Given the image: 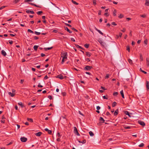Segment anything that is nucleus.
Instances as JSON below:
<instances>
[{"label": "nucleus", "mask_w": 149, "mask_h": 149, "mask_svg": "<svg viewBox=\"0 0 149 149\" xmlns=\"http://www.w3.org/2000/svg\"><path fill=\"white\" fill-rule=\"evenodd\" d=\"M78 142L79 143H85L86 142V140L85 139L84 140L82 141H79Z\"/></svg>", "instance_id": "19"}, {"label": "nucleus", "mask_w": 149, "mask_h": 149, "mask_svg": "<svg viewBox=\"0 0 149 149\" xmlns=\"http://www.w3.org/2000/svg\"><path fill=\"white\" fill-rule=\"evenodd\" d=\"M42 134V133L41 132H39L38 133H36L35 134V135H36L37 136H40Z\"/></svg>", "instance_id": "15"}, {"label": "nucleus", "mask_w": 149, "mask_h": 149, "mask_svg": "<svg viewBox=\"0 0 149 149\" xmlns=\"http://www.w3.org/2000/svg\"><path fill=\"white\" fill-rule=\"evenodd\" d=\"M42 13V11H39L37 12V14L38 15H41Z\"/></svg>", "instance_id": "35"}, {"label": "nucleus", "mask_w": 149, "mask_h": 149, "mask_svg": "<svg viewBox=\"0 0 149 149\" xmlns=\"http://www.w3.org/2000/svg\"><path fill=\"white\" fill-rule=\"evenodd\" d=\"M5 7H6V6H2L0 8V10L3 9L4 8H5Z\"/></svg>", "instance_id": "53"}, {"label": "nucleus", "mask_w": 149, "mask_h": 149, "mask_svg": "<svg viewBox=\"0 0 149 149\" xmlns=\"http://www.w3.org/2000/svg\"><path fill=\"white\" fill-rule=\"evenodd\" d=\"M140 59H141V61H143V58L142 57V56L141 55H140Z\"/></svg>", "instance_id": "52"}, {"label": "nucleus", "mask_w": 149, "mask_h": 149, "mask_svg": "<svg viewBox=\"0 0 149 149\" xmlns=\"http://www.w3.org/2000/svg\"><path fill=\"white\" fill-rule=\"evenodd\" d=\"M62 94L63 96H64L66 95V93L65 92H62Z\"/></svg>", "instance_id": "44"}, {"label": "nucleus", "mask_w": 149, "mask_h": 149, "mask_svg": "<svg viewBox=\"0 0 149 149\" xmlns=\"http://www.w3.org/2000/svg\"><path fill=\"white\" fill-rule=\"evenodd\" d=\"M65 24L66 25V26H68L69 27H71V25L70 24H67V23H65Z\"/></svg>", "instance_id": "51"}, {"label": "nucleus", "mask_w": 149, "mask_h": 149, "mask_svg": "<svg viewBox=\"0 0 149 149\" xmlns=\"http://www.w3.org/2000/svg\"><path fill=\"white\" fill-rule=\"evenodd\" d=\"M27 120L28 121L32 123L33 122V120L32 118H27Z\"/></svg>", "instance_id": "25"}, {"label": "nucleus", "mask_w": 149, "mask_h": 149, "mask_svg": "<svg viewBox=\"0 0 149 149\" xmlns=\"http://www.w3.org/2000/svg\"><path fill=\"white\" fill-rule=\"evenodd\" d=\"M116 12H117V11H116V10L115 9L114 10V11H113V16H115L116 15Z\"/></svg>", "instance_id": "27"}, {"label": "nucleus", "mask_w": 149, "mask_h": 149, "mask_svg": "<svg viewBox=\"0 0 149 149\" xmlns=\"http://www.w3.org/2000/svg\"><path fill=\"white\" fill-rule=\"evenodd\" d=\"M96 109L97 110H99L100 109V107L99 106H97L96 107Z\"/></svg>", "instance_id": "57"}, {"label": "nucleus", "mask_w": 149, "mask_h": 149, "mask_svg": "<svg viewBox=\"0 0 149 149\" xmlns=\"http://www.w3.org/2000/svg\"><path fill=\"white\" fill-rule=\"evenodd\" d=\"M34 38L35 40H37L38 39V37L37 36H35L34 37Z\"/></svg>", "instance_id": "62"}, {"label": "nucleus", "mask_w": 149, "mask_h": 149, "mask_svg": "<svg viewBox=\"0 0 149 149\" xmlns=\"http://www.w3.org/2000/svg\"><path fill=\"white\" fill-rule=\"evenodd\" d=\"M146 87L147 90H148L149 89V82L148 81H147L146 82Z\"/></svg>", "instance_id": "13"}, {"label": "nucleus", "mask_w": 149, "mask_h": 149, "mask_svg": "<svg viewBox=\"0 0 149 149\" xmlns=\"http://www.w3.org/2000/svg\"><path fill=\"white\" fill-rule=\"evenodd\" d=\"M128 61L129 63L130 64H132V61L130 59H128Z\"/></svg>", "instance_id": "29"}, {"label": "nucleus", "mask_w": 149, "mask_h": 149, "mask_svg": "<svg viewBox=\"0 0 149 149\" xmlns=\"http://www.w3.org/2000/svg\"><path fill=\"white\" fill-rule=\"evenodd\" d=\"M71 40L72 41H73V42H75V40H74V39L73 38H71Z\"/></svg>", "instance_id": "58"}, {"label": "nucleus", "mask_w": 149, "mask_h": 149, "mask_svg": "<svg viewBox=\"0 0 149 149\" xmlns=\"http://www.w3.org/2000/svg\"><path fill=\"white\" fill-rule=\"evenodd\" d=\"M67 56L68 54L67 52H61V57H62V58L65 59H67Z\"/></svg>", "instance_id": "1"}, {"label": "nucleus", "mask_w": 149, "mask_h": 149, "mask_svg": "<svg viewBox=\"0 0 149 149\" xmlns=\"http://www.w3.org/2000/svg\"><path fill=\"white\" fill-rule=\"evenodd\" d=\"M99 120L100 122L97 123V125H102V123H104V120L103 118L101 117H100Z\"/></svg>", "instance_id": "3"}, {"label": "nucleus", "mask_w": 149, "mask_h": 149, "mask_svg": "<svg viewBox=\"0 0 149 149\" xmlns=\"http://www.w3.org/2000/svg\"><path fill=\"white\" fill-rule=\"evenodd\" d=\"M45 55L44 54L42 53L41 54V56L42 57H43Z\"/></svg>", "instance_id": "61"}, {"label": "nucleus", "mask_w": 149, "mask_h": 149, "mask_svg": "<svg viewBox=\"0 0 149 149\" xmlns=\"http://www.w3.org/2000/svg\"><path fill=\"white\" fill-rule=\"evenodd\" d=\"M65 59H64L63 58H62V61H61V63L62 64H63L64 63V62L65 61Z\"/></svg>", "instance_id": "43"}, {"label": "nucleus", "mask_w": 149, "mask_h": 149, "mask_svg": "<svg viewBox=\"0 0 149 149\" xmlns=\"http://www.w3.org/2000/svg\"><path fill=\"white\" fill-rule=\"evenodd\" d=\"M72 29V30L74 31H76V32H77L78 31L76 29H75L74 28H71Z\"/></svg>", "instance_id": "50"}, {"label": "nucleus", "mask_w": 149, "mask_h": 149, "mask_svg": "<svg viewBox=\"0 0 149 149\" xmlns=\"http://www.w3.org/2000/svg\"><path fill=\"white\" fill-rule=\"evenodd\" d=\"M74 133L77 136H79L80 134L78 132L77 130L76 127H74Z\"/></svg>", "instance_id": "4"}, {"label": "nucleus", "mask_w": 149, "mask_h": 149, "mask_svg": "<svg viewBox=\"0 0 149 149\" xmlns=\"http://www.w3.org/2000/svg\"><path fill=\"white\" fill-rule=\"evenodd\" d=\"M8 94L10 95L11 97H13L15 95V93H11L10 92H9L8 93Z\"/></svg>", "instance_id": "17"}, {"label": "nucleus", "mask_w": 149, "mask_h": 149, "mask_svg": "<svg viewBox=\"0 0 149 149\" xmlns=\"http://www.w3.org/2000/svg\"><path fill=\"white\" fill-rule=\"evenodd\" d=\"M53 48L52 47H48V48H44V49L45 50L47 51V50H49Z\"/></svg>", "instance_id": "26"}, {"label": "nucleus", "mask_w": 149, "mask_h": 149, "mask_svg": "<svg viewBox=\"0 0 149 149\" xmlns=\"http://www.w3.org/2000/svg\"><path fill=\"white\" fill-rule=\"evenodd\" d=\"M145 5L146 6H149V0H146Z\"/></svg>", "instance_id": "18"}, {"label": "nucleus", "mask_w": 149, "mask_h": 149, "mask_svg": "<svg viewBox=\"0 0 149 149\" xmlns=\"http://www.w3.org/2000/svg\"><path fill=\"white\" fill-rule=\"evenodd\" d=\"M1 54H2V55L5 56L6 55V53L5 51H4V50H2L1 51Z\"/></svg>", "instance_id": "11"}, {"label": "nucleus", "mask_w": 149, "mask_h": 149, "mask_svg": "<svg viewBox=\"0 0 149 149\" xmlns=\"http://www.w3.org/2000/svg\"><path fill=\"white\" fill-rule=\"evenodd\" d=\"M28 32L32 33H34L33 31L30 29H28Z\"/></svg>", "instance_id": "36"}, {"label": "nucleus", "mask_w": 149, "mask_h": 149, "mask_svg": "<svg viewBox=\"0 0 149 149\" xmlns=\"http://www.w3.org/2000/svg\"><path fill=\"white\" fill-rule=\"evenodd\" d=\"M89 45L88 44H86L84 45V47L86 48H88L89 47Z\"/></svg>", "instance_id": "32"}, {"label": "nucleus", "mask_w": 149, "mask_h": 149, "mask_svg": "<svg viewBox=\"0 0 149 149\" xmlns=\"http://www.w3.org/2000/svg\"><path fill=\"white\" fill-rule=\"evenodd\" d=\"M110 74H107L106 76L104 78L105 79H108L109 77Z\"/></svg>", "instance_id": "28"}, {"label": "nucleus", "mask_w": 149, "mask_h": 149, "mask_svg": "<svg viewBox=\"0 0 149 149\" xmlns=\"http://www.w3.org/2000/svg\"><path fill=\"white\" fill-rule=\"evenodd\" d=\"M79 113L81 115H82V116H84V115L83 113H82L80 111H79Z\"/></svg>", "instance_id": "55"}, {"label": "nucleus", "mask_w": 149, "mask_h": 149, "mask_svg": "<svg viewBox=\"0 0 149 149\" xmlns=\"http://www.w3.org/2000/svg\"><path fill=\"white\" fill-rule=\"evenodd\" d=\"M124 113L126 115H128L129 117H131V116L130 115V114H132V113H130L128 111H124Z\"/></svg>", "instance_id": "9"}, {"label": "nucleus", "mask_w": 149, "mask_h": 149, "mask_svg": "<svg viewBox=\"0 0 149 149\" xmlns=\"http://www.w3.org/2000/svg\"><path fill=\"white\" fill-rule=\"evenodd\" d=\"M98 41L102 45L104 46L105 43L101 40L99 39Z\"/></svg>", "instance_id": "8"}, {"label": "nucleus", "mask_w": 149, "mask_h": 149, "mask_svg": "<svg viewBox=\"0 0 149 149\" xmlns=\"http://www.w3.org/2000/svg\"><path fill=\"white\" fill-rule=\"evenodd\" d=\"M57 135L58 136V137H61V135H60V133L59 132H58L57 133Z\"/></svg>", "instance_id": "54"}, {"label": "nucleus", "mask_w": 149, "mask_h": 149, "mask_svg": "<svg viewBox=\"0 0 149 149\" xmlns=\"http://www.w3.org/2000/svg\"><path fill=\"white\" fill-rule=\"evenodd\" d=\"M140 16L141 17L145 18L146 17V15L145 14H143L142 15H140Z\"/></svg>", "instance_id": "40"}, {"label": "nucleus", "mask_w": 149, "mask_h": 149, "mask_svg": "<svg viewBox=\"0 0 149 149\" xmlns=\"http://www.w3.org/2000/svg\"><path fill=\"white\" fill-rule=\"evenodd\" d=\"M48 77H47V75H46L45 77H44V79H48Z\"/></svg>", "instance_id": "60"}, {"label": "nucleus", "mask_w": 149, "mask_h": 149, "mask_svg": "<svg viewBox=\"0 0 149 149\" xmlns=\"http://www.w3.org/2000/svg\"><path fill=\"white\" fill-rule=\"evenodd\" d=\"M89 135L91 136H93L94 135V134L91 131H90L89 132Z\"/></svg>", "instance_id": "23"}, {"label": "nucleus", "mask_w": 149, "mask_h": 149, "mask_svg": "<svg viewBox=\"0 0 149 149\" xmlns=\"http://www.w3.org/2000/svg\"><path fill=\"white\" fill-rule=\"evenodd\" d=\"M118 94V93L117 92H114L113 94V95L114 96H117Z\"/></svg>", "instance_id": "37"}, {"label": "nucleus", "mask_w": 149, "mask_h": 149, "mask_svg": "<svg viewBox=\"0 0 149 149\" xmlns=\"http://www.w3.org/2000/svg\"><path fill=\"white\" fill-rule=\"evenodd\" d=\"M144 43L146 45L148 43V40H144Z\"/></svg>", "instance_id": "45"}, {"label": "nucleus", "mask_w": 149, "mask_h": 149, "mask_svg": "<svg viewBox=\"0 0 149 149\" xmlns=\"http://www.w3.org/2000/svg\"><path fill=\"white\" fill-rule=\"evenodd\" d=\"M35 33L37 35H39L41 34L40 33L37 31H35Z\"/></svg>", "instance_id": "39"}, {"label": "nucleus", "mask_w": 149, "mask_h": 149, "mask_svg": "<svg viewBox=\"0 0 149 149\" xmlns=\"http://www.w3.org/2000/svg\"><path fill=\"white\" fill-rule=\"evenodd\" d=\"M124 17V15H123L122 14H120L119 16H118V17L120 18H122L123 17Z\"/></svg>", "instance_id": "38"}, {"label": "nucleus", "mask_w": 149, "mask_h": 149, "mask_svg": "<svg viewBox=\"0 0 149 149\" xmlns=\"http://www.w3.org/2000/svg\"><path fill=\"white\" fill-rule=\"evenodd\" d=\"M111 24L114 26H116L117 25V24L115 23V22H113L111 23Z\"/></svg>", "instance_id": "47"}, {"label": "nucleus", "mask_w": 149, "mask_h": 149, "mask_svg": "<svg viewBox=\"0 0 149 149\" xmlns=\"http://www.w3.org/2000/svg\"><path fill=\"white\" fill-rule=\"evenodd\" d=\"M138 123L139 124H140L143 127H144L145 126V124L144 122L143 121H141L140 120H138Z\"/></svg>", "instance_id": "5"}, {"label": "nucleus", "mask_w": 149, "mask_h": 149, "mask_svg": "<svg viewBox=\"0 0 149 149\" xmlns=\"http://www.w3.org/2000/svg\"><path fill=\"white\" fill-rule=\"evenodd\" d=\"M118 112H117L115 111L114 113V116H116L118 115Z\"/></svg>", "instance_id": "59"}, {"label": "nucleus", "mask_w": 149, "mask_h": 149, "mask_svg": "<svg viewBox=\"0 0 149 149\" xmlns=\"http://www.w3.org/2000/svg\"><path fill=\"white\" fill-rule=\"evenodd\" d=\"M93 3L94 6L96 4V0H93Z\"/></svg>", "instance_id": "33"}, {"label": "nucleus", "mask_w": 149, "mask_h": 149, "mask_svg": "<svg viewBox=\"0 0 149 149\" xmlns=\"http://www.w3.org/2000/svg\"><path fill=\"white\" fill-rule=\"evenodd\" d=\"M126 50L129 52H130V47L129 46H128L127 47Z\"/></svg>", "instance_id": "46"}, {"label": "nucleus", "mask_w": 149, "mask_h": 149, "mask_svg": "<svg viewBox=\"0 0 149 149\" xmlns=\"http://www.w3.org/2000/svg\"><path fill=\"white\" fill-rule=\"evenodd\" d=\"M106 114L107 116H108L109 115H110V113H109L108 112H107L106 113Z\"/></svg>", "instance_id": "64"}, {"label": "nucleus", "mask_w": 149, "mask_h": 149, "mask_svg": "<svg viewBox=\"0 0 149 149\" xmlns=\"http://www.w3.org/2000/svg\"><path fill=\"white\" fill-rule=\"evenodd\" d=\"M38 46L37 45H34L33 47V49L34 50L36 51L37 50V49H38Z\"/></svg>", "instance_id": "24"}, {"label": "nucleus", "mask_w": 149, "mask_h": 149, "mask_svg": "<svg viewBox=\"0 0 149 149\" xmlns=\"http://www.w3.org/2000/svg\"><path fill=\"white\" fill-rule=\"evenodd\" d=\"M74 4L77 5L79 4V3L75 1H74L73 0H72L71 1Z\"/></svg>", "instance_id": "30"}, {"label": "nucleus", "mask_w": 149, "mask_h": 149, "mask_svg": "<svg viewBox=\"0 0 149 149\" xmlns=\"http://www.w3.org/2000/svg\"><path fill=\"white\" fill-rule=\"evenodd\" d=\"M104 15L105 16H109V14H108V13H106L104 14Z\"/></svg>", "instance_id": "56"}, {"label": "nucleus", "mask_w": 149, "mask_h": 149, "mask_svg": "<svg viewBox=\"0 0 149 149\" xmlns=\"http://www.w3.org/2000/svg\"><path fill=\"white\" fill-rule=\"evenodd\" d=\"M75 45L77 48L81 49L83 50L84 49V48H82L81 46H80L77 44H75Z\"/></svg>", "instance_id": "16"}, {"label": "nucleus", "mask_w": 149, "mask_h": 149, "mask_svg": "<svg viewBox=\"0 0 149 149\" xmlns=\"http://www.w3.org/2000/svg\"><path fill=\"white\" fill-rule=\"evenodd\" d=\"M123 127L124 128L126 129H130L131 128V127L130 126H127L125 125H124L123 126Z\"/></svg>", "instance_id": "22"}, {"label": "nucleus", "mask_w": 149, "mask_h": 149, "mask_svg": "<svg viewBox=\"0 0 149 149\" xmlns=\"http://www.w3.org/2000/svg\"><path fill=\"white\" fill-rule=\"evenodd\" d=\"M56 77L57 78H58L61 79H63L64 78L63 75L61 74H60L57 75Z\"/></svg>", "instance_id": "7"}, {"label": "nucleus", "mask_w": 149, "mask_h": 149, "mask_svg": "<svg viewBox=\"0 0 149 149\" xmlns=\"http://www.w3.org/2000/svg\"><path fill=\"white\" fill-rule=\"evenodd\" d=\"M65 29L68 32H69L70 33H72V31H70L67 27H64Z\"/></svg>", "instance_id": "12"}, {"label": "nucleus", "mask_w": 149, "mask_h": 149, "mask_svg": "<svg viewBox=\"0 0 149 149\" xmlns=\"http://www.w3.org/2000/svg\"><path fill=\"white\" fill-rule=\"evenodd\" d=\"M93 67L91 66L86 65L85 67L83 69L84 70L89 71Z\"/></svg>", "instance_id": "2"}, {"label": "nucleus", "mask_w": 149, "mask_h": 149, "mask_svg": "<svg viewBox=\"0 0 149 149\" xmlns=\"http://www.w3.org/2000/svg\"><path fill=\"white\" fill-rule=\"evenodd\" d=\"M86 55L88 57H90L91 55V54L89 52H86Z\"/></svg>", "instance_id": "20"}, {"label": "nucleus", "mask_w": 149, "mask_h": 149, "mask_svg": "<svg viewBox=\"0 0 149 149\" xmlns=\"http://www.w3.org/2000/svg\"><path fill=\"white\" fill-rule=\"evenodd\" d=\"M20 140L22 142H26L27 140V139L24 137H22L20 138Z\"/></svg>", "instance_id": "6"}, {"label": "nucleus", "mask_w": 149, "mask_h": 149, "mask_svg": "<svg viewBox=\"0 0 149 149\" xmlns=\"http://www.w3.org/2000/svg\"><path fill=\"white\" fill-rule=\"evenodd\" d=\"M48 98H49L50 100H52V96L49 95L48 96Z\"/></svg>", "instance_id": "41"}, {"label": "nucleus", "mask_w": 149, "mask_h": 149, "mask_svg": "<svg viewBox=\"0 0 149 149\" xmlns=\"http://www.w3.org/2000/svg\"><path fill=\"white\" fill-rule=\"evenodd\" d=\"M146 65L147 67L149 66V58H147L146 59Z\"/></svg>", "instance_id": "14"}, {"label": "nucleus", "mask_w": 149, "mask_h": 149, "mask_svg": "<svg viewBox=\"0 0 149 149\" xmlns=\"http://www.w3.org/2000/svg\"><path fill=\"white\" fill-rule=\"evenodd\" d=\"M101 88L102 89L104 90H106V89L105 87H103L102 86H101Z\"/></svg>", "instance_id": "63"}, {"label": "nucleus", "mask_w": 149, "mask_h": 149, "mask_svg": "<svg viewBox=\"0 0 149 149\" xmlns=\"http://www.w3.org/2000/svg\"><path fill=\"white\" fill-rule=\"evenodd\" d=\"M47 132L48 134H52V131L51 130H49V131H47Z\"/></svg>", "instance_id": "42"}, {"label": "nucleus", "mask_w": 149, "mask_h": 149, "mask_svg": "<svg viewBox=\"0 0 149 149\" xmlns=\"http://www.w3.org/2000/svg\"><path fill=\"white\" fill-rule=\"evenodd\" d=\"M98 33H99L100 34L102 35H103V33L100 30H98Z\"/></svg>", "instance_id": "49"}, {"label": "nucleus", "mask_w": 149, "mask_h": 149, "mask_svg": "<svg viewBox=\"0 0 149 149\" xmlns=\"http://www.w3.org/2000/svg\"><path fill=\"white\" fill-rule=\"evenodd\" d=\"M144 146V144L143 143H141L139 145V146L140 147H143Z\"/></svg>", "instance_id": "34"}, {"label": "nucleus", "mask_w": 149, "mask_h": 149, "mask_svg": "<svg viewBox=\"0 0 149 149\" xmlns=\"http://www.w3.org/2000/svg\"><path fill=\"white\" fill-rule=\"evenodd\" d=\"M116 104H117V103L116 102H113L112 104V107H115L116 105Z\"/></svg>", "instance_id": "31"}, {"label": "nucleus", "mask_w": 149, "mask_h": 149, "mask_svg": "<svg viewBox=\"0 0 149 149\" xmlns=\"http://www.w3.org/2000/svg\"><path fill=\"white\" fill-rule=\"evenodd\" d=\"M120 94H121V95L122 97L123 98H124V93H123V90H121L120 91Z\"/></svg>", "instance_id": "21"}, {"label": "nucleus", "mask_w": 149, "mask_h": 149, "mask_svg": "<svg viewBox=\"0 0 149 149\" xmlns=\"http://www.w3.org/2000/svg\"><path fill=\"white\" fill-rule=\"evenodd\" d=\"M38 86L39 87L42 88L43 87V86L40 85V83H39Z\"/></svg>", "instance_id": "48"}, {"label": "nucleus", "mask_w": 149, "mask_h": 149, "mask_svg": "<svg viewBox=\"0 0 149 149\" xmlns=\"http://www.w3.org/2000/svg\"><path fill=\"white\" fill-rule=\"evenodd\" d=\"M18 104L22 108H24L25 107V106L23 104V103L22 102H19L18 103Z\"/></svg>", "instance_id": "10"}]
</instances>
